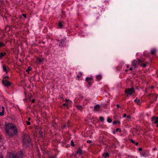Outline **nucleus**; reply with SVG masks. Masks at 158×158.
<instances>
[{"label": "nucleus", "mask_w": 158, "mask_h": 158, "mask_svg": "<svg viewBox=\"0 0 158 158\" xmlns=\"http://www.w3.org/2000/svg\"><path fill=\"white\" fill-rule=\"evenodd\" d=\"M120 123H121V122L120 121L115 120V121H114L113 124L114 125H116L117 124L119 125H120Z\"/></svg>", "instance_id": "21"}, {"label": "nucleus", "mask_w": 158, "mask_h": 158, "mask_svg": "<svg viewBox=\"0 0 158 158\" xmlns=\"http://www.w3.org/2000/svg\"><path fill=\"white\" fill-rule=\"evenodd\" d=\"M80 97L79 98V99L80 100H82L84 98V97L83 96H81V95H80Z\"/></svg>", "instance_id": "36"}, {"label": "nucleus", "mask_w": 158, "mask_h": 158, "mask_svg": "<svg viewBox=\"0 0 158 158\" xmlns=\"http://www.w3.org/2000/svg\"><path fill=\"white\" fill-rule=\"evenodd\" d=\"M30 119H31V118H28V120H30Z\"/></svg>", "instance_id": "58"}, {"label": "nucleus", "mask_w": 158, "mask_h": 158, "mask_svg": "<svg viewBox=\"0 0 158 158\" xmlns=\"http://www.w3.org/2000/svg\"><path fill=\"white\" fill-rule=\"evenodd\" d=\"M64 24V23L63 21H59L58 24V27L60 28H62Z\"/></svg>", "instance_id": "12"}, {"label": "nucleus", "mask_w": 158, "mask_h": 158, "mask_svg": "<svg viewBox=\"0 0 158 158\" xmlns=\"http://www.w3.org/2000/svg\"><path fill=\"white\" fill-rule=\"evenodd\" d=\"M58 98L61 99V100L64 102V95L62 94H60L59 95Z\"/></svg>", "instance_id": "18"}, {"label": "nucleus", "mask_w": 158, "mask_h": 158, "mask_svg": "<svg viewBox=\"0 0 158 158\" xmlns=\"http://www.w3.org/2000/svg\"><path fill=\"white\" fill-rule=\"evenodd\" d=\"M65 101H66V102H67V101H69V100H68L67 99H66L65 100Z\"/></svg>", "instance_id": "53"}, {"label": "nucleus", "mask_w": 158, "mask_h": 158, "mask_svg": "<svg viewBox=\"0 0 158 158\" xmlns=\"http://www.w3.org/2000/svg\"><path fill=\"white\" fill-rule=\"evenodd\" d=\"M2 112H0V116H2L4 114V107L2 106Z\"/></svg>", "instance_id": "23"}, {"label": "nucleus", "mask_w": 158, "mask_h": 158, "mask_svg": "<svg viewBox=\"0 0 158 158\" xmlns=\"http://www.w3.org/2000/svg\"><path fill=\"white\" fill-rule=\"evenodd\" d=\"M140 154L141 156L146 157L148 155V152L146 150H144L140 152Z\"/></svg>", "instance_id": "7"}, {"label": "nucleus", "mask_w": 158, "mask_h": 158, "mask_svg": "<svg viewBox=\"0 0 158 158\" xmlns=\"http://www.w3.org/2000/svg\"><path fill=\"white\" fill-rule=\"evenodd\" d=\"M112 120L109 117H108L107 118V121L109 123H110L112 122Z\"/></svg>", "instance_id": "32"}, {"label": "nucleus", "mask_w": 158, "mask_h": 158, "mask_svg": "<svg viewBox=\"0 0 158 158\" xmlns=\"http://www.w3.org/2000/svg\"><path fill=\"white\" fill-rule=\"evenodd\" d=\"M5 129L6 134L12 137L16 135L18 133L16 126L11 123L6 124Z\"/></svg>", "instance_id": "1"}, {"label": "nucleus", "mask_w": 158, "mask_h": 158, "mask_svg": "<svg viewBox=\"0 0 158 158\" xmlns=\"http://www.w3.org/2000/svg\"><path fill=\"white\" fill-rule=\"evenodd\" d=\"M109 156V154L108 152H104L102 154V156L104 157L105 158L108 157Z\"/></svg>", "instance_id": "19"}, {"label": "nucleus", "mask_w": 158, "mask_h": 158, "mask_svg": "<svg viewBox=\"0 0 158 158\" xmlns=\"http://www.w3.org/2000/svg\"><path fill=\"white\" fill-rule=\"evenodd\" d=\"M71 145L72 147H74L75 146L73 140H71Z\"/></svg>", "instance_id": "33"}, {"label": "nucleus", "mask_w": 158, "mask_h": 158, "mask_svg": "<svg viewBox=\"0 0 158 158\" xmlns=\"http://www.w3.org/2000/svg\"><path fill=\"white\" fill-rule=\"evenodd\" d=\"M96 80L98 81H100L102 78V76L101 75L99 74L96 76Z\"/></svg>", "instance_id": "14"}, {"label": "nucleus", "mask_w": 158, "mask_h": 158, "mask_svg": "<svg viewBox=\"0 0 158 158\" xmlns=\"http://www.w3.org/2000/svg\"><path fill=\"white\" fill-rule=\"evenodd\" d=\"M154 88V86H151V89H153V88Z\"/></svg>", "instance_id": "54"}, {"label": "nucleus", "mask_w": 158, "mask_h": 158, "mask_svg": "<svg viewBox=\"0 0 158 158\" xmlns=\"http://www.w3.org/2000/svg\"><path fill=\"white\" fill-rule=\"evenodd\" d=\"M134 101L137 104H139L140 102V100L139 99H137V98L135 99Z\"/></svg>", "instance_id": "24"}, {"label": "nucleus", "mask_w": 158, "mask_h": 158, "mask_svg": "<svg viewBox=\"0 0 158 158\" xmlns=\"http://www.w3.org/2000/svg\"><path fill=\"white\" fill-rule=\"evenodd\" d=\"M66 40V38H63L60 40H57V41L59 42V46H62L64 45Z\"/></svg>", "instance_id": "8"}, {"label": "nucleus", "mask_w": 158, "mask_h": 158, "mask_svg": "<svg viewBox=\"0 0 158 158\" xmlns=\"http://www.w3.org/2000/svg\"><path fill=\"white\" fill-rule=\"evenodd\" d=\"M157 124V125H156V127H158V123H156Z\"/></svg>", "instance_id": "56"}, {"label": "nucleus", "mask_w": 158, "mask_h": 158, "mask_svg": "<svg viewBox=\"0 0 158 158\" xmlns=\"http://www.w3.org/2000/svg\"><path fill=\"white\" fill-rule=\"evenodd\" d=\"M8 158H19L17 153H10L9 154Z\"/></svg>", "instance_id": "9"}, {"label": "nucleus", "mask_w": 158, "mask_h": 158, "mask_svg": "<svg viewBox=\"0 0 158 158\" xmlns=\"http://www.w3.org/2000/svg\"><path fill=\"white\" fill-rule=\"evenodd\" d=\"M31 102L32 103H34L35 102V100L34 99H32V100H31Z\"/></svg>", "instance_id": "49"}, {"label": "nucleus", "mask_w": 158, "mask_h": 158, "mask_svg": "<svg viewBox=\"0 0 158 158\" xmlns=\"http://www.w3.org/2000/svg\"><path fill=\"white\" fill-rule=\"evenodd\" d=\"M6 78H9V76H6L5 77H4L3 79L5 80V79Z\"/></svg>", "instance_id": "45"}, {"label": "nucleus", "mask_w": 158, "mask_h": 158, "mask_svg": "<svg viewBox=\"0 0 158 158\" xmlns=\"http://www.w3.org/2000/svg\"><path fill=\"white\" fill-rule=\"evenodd\" d=\"M151 98L153 100V101H156L157 99V95L156 94H151L150 95Z\"/></svg>", "instance_id": "11"}, {"label": "nucleus", "mask_w": 158, "mask_h": 158, "mask_svg": "<svg viewBox=\"0 0 158 158\" xmlns=\"http://www.w3.org/2000/svg\"><path fill=\"white\" fill-rule=\"evenodd\" d=\"M127 115L125 113L123 114V117L124 118H126V117H127Z\"/></svg>", "instance_id": "44"}, {"label": "nucleus", "mask_w": 158, "mask_h": 158, "mask_svg": "<svg viewBox=\"0 0 158 158\" xmlns=\"http://www.w3.org/2000/svg\"><path fill=\"white\" fill-rule=\"evenodd\" d=\"M139 150L140 151V152H142V151H143V150H142V148H139Z\"/></svg>", "instance_id": "42"}, {"label": "nucleus", "mask_w": 158, "mask_h": 158, "mask_svg": "<svg viewBox=\"0 0 158 158\" xmlns=\"http://www.w3.org/2000/svg\"><path fill=\"white\" fill-rule=\"evenodd\" d=\"M135 89L133 87L126 89L125 90V93L127 94V97L129 95L131 96L135 92Z\"/></svg>", "instance_id": "3"}, {"label": "nucleus", "mask_w": 158, "mask_h": 158, "mask_svg": "<svg viewBox=\"0 0 158 158\" xmlns=\"http://www.w3.org/2000/svg\"><path fill=\"white\" fill-rule=\"evenodd\" d=\"M75 107L78 110L81 111H82L83 109L84 108V107L82 106H79L78 105H76Z\"/></svg>", "instance_id": "16"}, {"label": "nucleus", "mask_w": 158, "mask_h": 158, "mask_svg": "<svg viewBox=\"0 0 158 158\" xmlns=\"http://www.w3.org/2000/svg\"><path fill=\"white\" fill-rule=\"evenodd\" d=\"M99 120L102 122H103L104 118L103 117L100 116L99 117Z\"/></svg>", "instance_id": "28"}, {"label": "nucleus", "mask_w": 158, "mask_h": 158, "mask_svg": "<svg viewBox=\"0 0 158 158\" xmlns=\"http://www.w3.org/2000/svg\"><path fill=\"white\" fill-rule=\"evenodd\" d=\"M63 106H68V103L67 102H66L65 103H64L63 104Z\"/></svg>", "instance_id": "35"}, {"label": "nucleus", "mask_w": 158, "mask_h": 158, "mask_svg": "<svg viewBox=\"0 0 158 158\" xmlns=\"http://www.w3.org/2000/svg\"><path fill=\"white\" fill-rule=\"evenodd\" d=\"M132 69H132V67H131L129 69V70H132Z\"/></svg>", "instance_id": "52"}, {"label": "nucleus", "mask_w": 158, "mask_h": 158, "mask_svg": "<svg viewBox=\"0 0 158 158\" xmlns=\"http://www.w3.org/2000/svg\"><path fill=\"white\" fill-rule=\"evenodd\" d=\"M156 52V50L155 49H152L151 51V54H154Z\"/></svg>", "instance_id": "25"}, {"label": "nucleus", "mask_w": 158, "mask_h": 158, "mask_svg": "<svg viewBox=\"0 0 158 158\" xmlns=\"http://www.w3.org/2000/svg\"><path fill=\"white\" fill-rule=\"evenodd\" d=\"M116 106L118 108H119L120 107V105L119 104H117Z\"/></svg>", "instance_id": "46"}, {"label": "nucleus", "mask_w": 158, "mask_h": 158, "mask_svg": "<svg viewBox=\"0 0 158 158\" xmlns=\"http://www.w3.org/2000/svg\"><path fill=\"white\" fill-rule=\"evenodd\" d=\"M115 131L116 132L119 131L120 132H121V130L120 128H117L116 129Z\"/></svg>", "instance_id": "34"}, {"label": "nucleus", "mask_w": 158, "mask_h": 158, "mask_svg": "<svg viewBox=\"0 0 158 158\" xmlns=\"http://www.w3.org/2000/svg\"><path fill=\"white\" fill-rule=\"evenodd\" d=\"M79 74V75H77V77L78 79L80 78L82 75V73L81 72H80Z\"/></svg>", "instance_id": "31"}, {"label": "nucleus", "mask_w": 158, "mask_h": 158, "mask_svg": "<svg viewBox=\"0 0 158 158\" xmlns=\"http://www.w3.org/2000/svg\"><path fill=\"white\" fill-rule=\"evenodd\" d=\"M2 82L5 86L7 87L10 86L11 83V82L7 80L4 79H3Z\"/></svg>", "instance_id": "5"}, {"label": "nucleus", "mask_w": 158, "mask_h": 158, "mask_svg": "<svg viewBox=\"0 0 158 158\" xmlns=\"http://www.w3.org/2000/svg\"><path fill=\"white\" fill-rule=\"evenodd\" d=\"M127 68H128L129 67V65H127Z\"/></svg>", "instance_id": "59"}, {"label": "nucleus", "mask_w": 158, "mask_h": 158, "mask_svg": "<svg viewBox=\"0 0 158 158\" xmlns=\"http://www.w3.org/2000/svg\"><path fill=\"white\" fill-rule=\"evenodd\" d=\"M49 158H55V156H51L49 157Z\"/></svg>", "instance_id": "48"}, {"label": "nucleus", "mask_w": 158, "mask_h": 158, "mask_svg": "<svg viewBox=\"0 0 158 158\" xmlns=\"http://www.w3.org/2000/svg\"><path fill=\"white\" fill-rule=\"evenodd\" d=\"M128 71V70H127V69H126V70H125V71Z\"/></svg>", "instance_id": "60"}, {"label": "nucleus", "mask_w": 158, "mask_h": 158, "mask_svg": "<svg viewBox=\"0 0 158 158\" xmlns=\"http://www.w3.org/2000/svg\"><path fill=\"white\" fill-rule=\"evenodd\" d=\"M135 143L136 146H137L139 144V143L138 142Z\"/></svg>", "instance_id": "51"}, {"label": "nucleus", "mask_w": 158, "mask_h": 158, "mask_svg": "<svg viewBox=\"0 0 158 158\" xmlns=\"http://www.w3.org/2000/svg\"><path fill=\"white\" fill-rule=\"evenodd\" d=\"M36 60L37 61H38V62L40 63L41 62H42V61H43V60H42L40 58L36 59Z\"/></svg>", "instance_id": "30"}, {"label": "nucleus", "mask_w": 158, "mask_h": 158, "mask_svg": "<svg viewBox=\"0 0 158 158\" xmlns=\"http://www.w3.org/2000/svg\"><path fill=\"white\" fill-rule=\"evenodd\" d=\"M22 142L23 146H25L27 147H29L31 143V139L30 136L27 134L23 135Z\"/></svg>", "instance_id": "2"}, {"label": "nucleus", "mask_w": 158, "mask_h": 158, "mask_svg": "<svg viewBox=\"0 0 158 158\" xmlns=\"http://www.w3.org/2000/svg\"><path fill=\"white\" fill-rule=\"evenodd\" d=\"M76 153L77 154H79L80 155L83 154L82 151L80 148H79L77 149Z\"/></svg>", "instance_id": "15"}, {"label": "nucleus", "mask_w": 158, "mask_h": 158, "mask_svg": "<svg viewBox=\"0 0 158 158\" xmlns=\"http://www.w3.org/2000/svg\"><path fill=\"white\" fill-rule=\"evenodd\" d=\"M6 52H1L0 53V58L1 59L3 56L6 55Z\"/></svg>", "instance_id": "22"}, {"label": "nucleus", "mask_w": 158, "mask_h": 158, "mask_svg": "<svg viewBox=\"0 0 158 158\" xmlns=\"http://www.w3.org/2000/svg\"><path fill=\"white\" fill-rule=\"evenodd\" d=\"M127 118H128L130 119L131 118V117L130 115H127Z\"/></svg>", "instance_id": "47"}, {"label": "nucleus", "mask_w": 158, "mask_h": 158, "mask_svg": "<svg viewBox=\"0 0 158 158\" xmlns=\"http://www.w3.org/2000/svg\"><path fill=\"white\" fill-rule=\"evenodd\" d=\"M142 60L137 59L136 60H134L132 61V66L135 69L137 68V65H140V64L142 63Z\"/></svg>", "instance_id": "4"}, {"label": "nucleus", "mask_w": 158, "mask_h": 158, "mask_svg": "<svg viewBox=\"0 0 158 158\" xmlns=\"http://www.w3.org/2000/svg\"><path fill=\"white\" fill-rule=\"evenodd\" d=\"M22 16H23L25 18H27V15L26 14H22Z\"/></svg>", "instance_id": "43"}, {"label": "nucleus", "mask_w": 158, "mask_h": 158, "mask_svg": "<svg viewBox=\"0 0 158 158\" xmlns=\"http://www.w3.org/2000/svg\"><path fill=\"white\" fill-rule=\"evenodd\" d=\"M130 141L131 143H133L134 144L135 143V140H134L133 139H131L130 140Z\"/></svg>", "instance_id": "37"}, {"label": "nucleus", "mask_w": 158, "mask_h": 158, "mask_svg": "<svg viewBox=\"0 0 158 158\" xmlns=\"http://www.w3.org/2000/svg\"><path fill=\"white\" fill-rule=\"evenodd\" d=\"M92 142V141L91 140H88L87 141V143H91Z\"/></svg>", "instance_id": "39"}, {"label": "nucleus", "mask_w": 158, "mask_h": 158, "mask_svg": "<svg viewBox=\"0 0 158 158\" xmlns=\"http://www.w3.org/2000/svg\"><path fill=\"white\" fill-rule=\"evenodd\" d=\"M62 12L63 14H64V11H62Z\"/></svg>", "instance_id": "57"}, {"label": "nucleus", "mask_w": 158, "mask_h": 158, "mask_svg": "<svg viewBox=\"0 0 158 158\" xmlns=\"http://www.w3.org/2000/svg\"><path fill=\"white\" fill-rule=\"evenodd\" d=\"M0 158H4L3 156L2 155H0Z\"/></svg>", "instance_id": "50"}, {"label": "nucleus", "mask_w": 158, "mask_h": 158, "mask_svg": "<svg viewBox=\"0 0 158 158\" xmlns=\"http://www.w3.org/2000/svg\"><path fill=\"white\" fill-rule=\"evenodd\" d=\"M32 68L31 66H29L27 69H26V71L27 72H29V71H30L31 70Z\"/></svg>", "instance_id": "27"}, {"label": "nucleus", "mask_w": 158, "mask_h": 158, "mask_svg": "<svg viewBox=\"0 0 158 158\" xmlns=\"http://www.w3.org/2000/svg\"><path fill=\"white\" fill-rule=\"evenodd\" d=\"M152 121L153 123H158V117L153 116L152 118Z\"/></svg>", "instance_id": "10"}, {"label": "nucleus", "mask_w": 158, "mask_h": 158, "mask_svg": "<svg viewBox=\"0 0 158 158\" xmlns=\"http://www.w3.org/2000/svg\"><path fill=\"white\" fill-rule=\"evenodd\" d=\"M100 108V106L99 105H95L94 107V110L95 111H98Z\"/></svg>", "instance_id": "17"}, {"label": "nucleus", "mask_w": 158, "mask_h": 158, "mask_svg": "<svg viewBox=\"0 0 158 158\" xmlns=\"http://www.w3.org/2000/svg\"><path fill=\"white\" fill-rule=\"evenodd\" d=\"M4 44L3 43L0 42V47L4 46Z\"/></svg>", "instance_id": "38"}, {"label": "nucleus", "mask_w": 158, "mask_h": 158, "mask_svg": "<svg viewBox=\"0 0 158 158\" xmlns=\"http://www.w3.org/2000/svg\"><path fill=\"white\" fill-rule=\"evenodd\" d=\"M71 123V121H68L67 122V123H66L67 124H68V125H70L69 124Z\"/></svg>", "instance_id": "41"}, {"label": "nucleus", "mask_w": 158, "mask_h": 158, "mask_svg": "<svg viewBox=\"0 0 158 158\" xmlns=\"http://www.w3.org/2000/svg\"><path fill=\"white\" fill-rule=\"evenodd\" d=\"M113 133L114 134L115 133V131H113Z\"/></svg>", "instance_id": "55"}, {"label": "nucleus", "mask_w": 158, "mask_h": 158, "mask_svg": "<svg viewBox=\"0 0 158 158\" xmlns=\"http://www.w3.org/2000/svg\"><path fill=\"white\" fill-rule=\"evenodd\" d=\"M26 123H27V125H29L31 124V123L28 121H26Z\"/></svg>", "instance_id": "40"}, {"label": "nucleus", "mask_w": 158, "mask_h": 158, "mask_svg": "<svg viewBox=\"0 0 158 158\" xmlns=\"http://www.w3.org/2000/svg\"><path fill=\"white\" fill-rule=\"evenodd\" d=\"M62 126L63 128H65L67 127H69L70 126V125H68V124H67L66 123H65Z\"/></svg>", "instance_id": "29"}, {"label": "nucleus", "mask_w": 158, "mask_h": 158, "mask_svg": "<svg viewBox=\"0 0 158 158\" xmlns=\"http://www.w3.org/2000/svg\"><path fill=\"white\" fill-rule=\"evenodd\" d=\"M2 68L3 71L5 72L7 74V69L5 64L3 65Z\"/></svg>", "instance_id": "20"}, {"label": "nucleus", "mask_w": 158, "mask_h": 158, "mask_svg": "<svg viewBox=\"0 0 158 158\" xmlns=\"http://www.w3.org/2000/svg\"><path fill=\"white\" fill-rule=\"evenodd\" d=\"M38 133L40 135V136L41 138H43L44 137V136L43 135V133L42 131V128H40L38 131Z\"/></svg>", "instance_id": "13"}, {"label": "nucleus", "mask_w": 158, "mask_h": 158, "mask_svg": "<svg viewBox=\"0 0 158 158\" xmlns=\"http://www.w3.org/2000/svg\"><path fill=\"white\" fill-rule=\"evenodd\" d=\"M93 81V78L91 77H87L85 78V81L88 83L89 86H91Z\"/></svg>", "instance_id": "6"}, {"label": "nucleus", "mask_w": 158, "mask_h": 158, "mask_svg": "<svg viewBox=\"0 0 158 158\" xmlns=\"http://www.w3.org/2000/svg\"><path fill=\"white\" fill-rule=\"evenodd\" d=\"M148 64V62H146L145 63H143L142 64V63H141L140 65L141 66H142L143 67H145L147 66V64Z\"/></svg>", "instance_id": "26"}]
</instances>
